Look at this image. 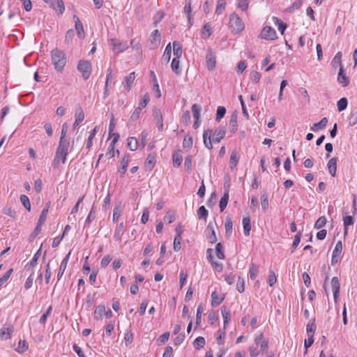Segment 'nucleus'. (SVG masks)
<instances>
[{
	"label": "nucleus",
	"instance_id": "f257e3e1",
	"mask_svg": "<svg viewBox=\"0 0 357 357\" xmlns=\"http://www.w3.org/2000/svg\"><path fill=\"white\" fill-rule=\"evenodd\" d=\"M51 59L55 70L61 72L67 62L65 53L59 49H54L51 52Z\"/></svg>",
	"mask_w": 357,
	"mask_h": 357
},
{
	"label": "nucleus",
	"instance_id": "f03ea898",
	"mask_svg": "<svg viewBox=\"0 0 357 357\" xmlns=\"http://www.w3.org/2000/svg\"><path fill=\"white\" fill-rule=\"evenodd\" d=\"M229 24L231 32L234 33H238L244 29V24L241 19L235 13L230 15Z\"/></svg>",
	"mask_w": 357,
	"mask_h": 357
},
{
	"label": "nucleus",
	"instance_id": "7ed1b4c3",
	"mask_svg": "<svg viewBox=\"0 0 357 357\" xmlns=\"http://www.w3.org/2000/svg\"><path fill=\"white\" fill-rule=\"evenodd\" d=\"M77 70L82 73L83 79L86 80L91 74V63L86 60H80L77 64Z\"/></svg>",
	"mask_w": 357,
	"mask_h": 357
},
{
	"label": "nucleus",
	"instance_id": "20e7f679",
	"mask_svg": "<svg viewBox=\"0 0 357 357\" xmlns=\"http://www.w3.org/2000/svg\"><path fill=\"white\" fill-rule=\"evenodd\" d=\"M70 146V142H59V146L56 151L55 156L57 158H61L62 162L65 163L66 156L68 155V150Z\"/></svg>",
	"mask_w": 357,
	"mask_h": 357
},
{
	"label": "nucleus",
	"instance_id": "39448f33",
	"mask_svg": "<svg viewBox=\"0 0 357 357\" xmlns=\"http://www.w3.org/2000/svg\"><path fill=\"white\" fill-rule=\"evenodd\" d=\"M259 37L262 39L272 40L277 38V35L274 29L271 26H266L262 29Z\"/></svg>",
	"mask_w": 357,
	"mask_h": 357
},
{
	"label": "nucleus",
	"instance_id": "423d86ee",
	"mask_svg": "<svg viewBox=\"0 0 357 357\" xmlns=\"http://www.w3.org/2000/svg\"><path fill=\"white\" fill-rule=\"evenodd\" d=\"M110 45L112 46L114 51L117 53L122 52L128 48L126 43L121 42L119 40L116 38L110 40Z\"/></svg>",
	"mask_w": 357,
	"mask_h": 357
},
{
	"label": "nucleus",
	"instance_id": "0eeeda50",
	"mask_svg": "<svg viewBox=\"0 0 357 357\" xmlns=\"http://www.w3.org/2000/svg\"><path fill=\"white\" fill-rule=\"evenodd\" d=\"M342 250V243L341 241H339L333 251L331 264L334 265L340 261V256Z\"/></svg>",
	"mask_w": 357,
	"mask_h": 357
},
{
	"label": "nucleus",
	"instance_id": "6e6552de",
	"mask_svg": "<svg viewBox=\"0 0 357 357\" xmlns=\"http://www.w3.org/2000/svg\"><path fill=\"white\" fill-rule=\"evenodd\" d=\"M153 116L158 130L162 131L163 129V118L160 109L155 107L153 109Z\"/></svg>",
	"mask_w": 357,
	"mask_h": 357
},
{
	"label": "nucleus",
	"instance_id": "1a4fd4ad",
	"mask_svg": "<svg viewBox=\"0 0 357 357\" xmlns=\"http://www.w3.org/2000/svg\"><path fill=\"white\" fill-rule=\"evenodd\" d=\"M207 68L213 70L216 65L215 56L211 50H208L206 56Z\"/></svg>",
	"mask_w": 357,
	"mask_h": 357
},
{
	"label": "nucleus",
	"instance_id": "9d476101",
	"mask_svg": "<svg viewBox=\"0 0 357 357\" xmlns=\"http://www.w3.org/2000/svg\"><path fill=\"white\" fill-rule=\"evenodd\" d=\"M337 80L339 84L345 87L349 84V77L347 76L343 66H341L339 70Z\"/></svg>",
	"mask_w": 357,
	"mask_h": 357
},
{
	"label": "nucleus",
	"instance_id": "9b49d317",
	"mask_svg": "<svg viewBox=\"0 0 357 357\" xmlns=\"http://www.w3.org/2000/svg\"><path fill=\"white\" fill-rule=\"evenodd\" d=\"M149 40L151 44V47H150L151 49H154L159 45L160 42V34L158 29L154 30L151 33Z\"/></svg>",
	"mask_w": 357,
	"mask_h": 357
},
{
	"label": "nucleus",
	"instance_id": "f8f14e48",
	"mask_svg": "<svg viewBox=\"0 0 357 357\" xmlns=\"http://www.w3.org/2000/svg\"><path fill=\"white\" fill-rule=\"evenodd\" d=\"M84 119V113L81 107V106L78 105L76 108L75 112V121L73 123V129H75L77 126H79Z\"/></svg>",
	"mask_w": 357,
	"mask_h": 357
},
{
	"label": "nucleus",
	"instance_id": "ddd939ff",
	"mask_svg": "<svg viewBox=\"0 0 357 357\" xmlns=\"http://www.w3.org/2000/svg\"><path fill=\"white\" fill-rule=\"evenodd\" d=\"M213 130L211 129H207L204 131L203 134V141L204 144L206 147H207L208 149H213V144L211 141V136H212Z\"/></svg>",
	"mask_w": 357,
	"mask_h": 357
},
{
	"label": "nucleus",
	"instance_id": "4468645a",
	"mask_svg": "<svg viewBox=\"0 0 357 357\" xmlns=\"http://www.w3.org/2000/svg\"><path fill=\"white\" fill-rule=\"evenodd\" d=\"M73 19L75 22V26L77 31V36L79 38H84L85 37V33L82 22L79 20V17L77 15H74Z\"/></svg>",
	"mask_w": 357,
	"mask_h": 357
},
{
	"label": "nucleus",
	"instance_id": "2eb2a0df",
	"mask_svg": "<svg viewBox=\"0 0 357 357\" xmlns=\"http://www.w3.org/2000/svg\"><path fill=\"white\" fill-rule=\"evenodd\" d=\"M70 256V252L63 259L57 274L58 280H60L66 269L68 262Z\"/></svg>",
	"mask_w": 357,
	"mask_h": 357
},
{
	"label": "nucleus",
	"instance_id": "dca6fc26",
	"mask_svg": "<svg viewBox=\"0 0 357 357\" xmlns=\"http://www.w3.org/2000/svg\"><path fill=\"white\" fill-rule=\"evenodd\" d=\"M226 131L224 128L220 127L215 130L213 134L212 141L213 142L219 143L225 136Z\"/></svg>",
	"mask_w": 357,
	"mask_h": 357
},
{
	"label": "nucleus",
	"instance_id": "f3484780",
	"mask_svg": "<svg viewBox=\"0 0 357 357\" xmlns=\"http://www.w3.org/2000/svg\"><path fill=\"white\" fill-rule=\"evenodd\" d=\"M14 332L13 326L6 328L3 326L0 330V338L2 340H8L11 338V334Z\"/></svg>",
	"mask_w": 357,
	"mask_h": 357
},
{
	"label": "nucleus",
	"instance_id": "a211bd4d",
	"mask_svg": "<svg viewBox=\"0 0 357 357\" xmlns=\"http://www.w3.org/2000/svg\"><path fill=\"white\" fill-rule=\"evenodd\" d=\"M337 158L334 157L329 160L327 164L328 172L332 176H335L337 169Z\"/></svg>",
	"mask_w": 357,
	"mask_h": 357
},
{
	"label": "nucleus",
	"instance_id": "6ab92c4d",
	"mask_svg": "<svg viewBox=\"0 0 357 357\" xmlns=\"http://www.w3.org/2000/svg\"><path fill=\"white\" fill-rule=\"evenodd\" d=\"M331 286H332V290L333 292L334 299L337 300V298L339 296L340 287V281L337 277H333L332 278Z\"/></svg>",
	"mask_w": 357,
	"mask_h": 357
},
{
	"label": "nucleus",
	"instance_id": "aec40b11",
	"mask_svg": "<svg viewBox=\"0 0 357 357\" xmlns=\"http://www.w3.org/2000/svg\"><path fill=\"white\" fill-rule=\"evenodd\" d=\"M129 160H130V155L125 154L121 161V168L119 170L121 177L123 176V175L125 174V173L127 170Z\"/></svg>",
	"mask_w": 357,
	"mask_h": 357
},
{
	"label": "nucleus",
	"instance_id": "412c9836",
	"mask_svg": "<svg viewBox=\"0 0 357 357\" xmlns=\"http://www.w3.org/2000/svg\"><path fill=\"white\" fill-rule=\"evenodd\" d=\"M135 79V72L130 73L128 76L124 77V82L123 84H124L125 88L128 91L131 89L132 84L134 82Z\"/></svg>",
	"mask_w": 357,
	"mask_h": 357
},
{
	"label": "nucleus",
	"instance_id": "4be33fe9",
	"mask_svg": "<svg viewBox=\"0 0 357 357\" xmlns=\"http://www.w3.org/2000/svg\"><path fill=\"white\" fill-rule=\"evenodd\" d=\"M229 201V189L225 187L224 195L220 201V212H222L227 206Z\"/></svg>",
	"mask_w": 357,
	"mask_h": 357
},
{
	"label": "nucleus",
	"instance_id": "5701e85b",
	"mask_svg": "<svg viewBox=\"0 0 357 357\" xmlns=\"http://www.w3.org/2000/svg\"><path fill=\"white\" fill-rule=\"evenodd\" d=\"M238 160H239V157L238 155V153L236 150H234L231 153V155L229 158V167L231 170L234 169L236 167V165L238 162Z\"/></svg>",
	"mask_w": 357,
	"mask_h": 357
},
{
	"label": "nucleus",
	"instance_id": "b1692460",
	"mask_svg": "<svg viewBox=\"0 0 357 357\" xmlns=\"http://www.w3.org/2000/svg\"><path fill=\"white\" fill-rule=\"evenodd\" d=\"M183 157L181 154V151H176L174 152L172 155V163L174 167H178L182 162Z\"/></svg>",
	"mask_w": 357,
	"mask_h": 357
},
{
	"label": "nucleus",
	"instance_id": "393cba45",
	"mask_svg": "<svg viewBox=\"0 0 357 357\" xmlns=\"http://www.w3.org/2000/svg\"><path fill=\"white\" fill-rule=\"evenodd\" d=\"M156 163V158L153 154H149L145 161L146 168L149 170H152Z\"/></svg>",
	"mask_w": 357,
	"mask_h": 357
},
{
	"label": "nucleus",
	"instance_id": "a878e982",
	"mask_svg": "<svg viewBox=\"0 0 357 357\" xmlns=\"http://www.w3.org/2000/svg\"><path fill=\"white\" fill-rule=\"evenodd\" d=\"M40 253H41V247L40 248V249L35 253V255H33L32 259L25 266V268L27 269V270H29L30 268L31 267H34L36 266L37 264V261L38 260V259L40 258Z\"/></svg>",
	"mask_w": 357,
	"mask_h": 357
},
{
	"label": "nucleus",
	"instance_id": "bb28decb",
	"mask_svg": "<svg viewBox=\"0 0 357 357\" xmlns=\"http://www.w3.org/2000/svg\"><path fill=\"white\" fill-rule=\"evenodd\" d=\"M224 298V296H220L216 291H213L211 294V305L213 307L218 306L223 301Z\"/></svg>",
	"mask_w": 357,
	"mask_h": 357
},
{
	"label": "nucleus",
	"instance_id": "cd10ccee",
	"mask_svg": "<svg viewBox=\"0 0 357 357\" xmlns=\"http://www.w3.org/2000/svg\"><path fill=\"white\" fill-rule=\"evenodd\" d=\"M327 123H328V119H327V118L324 117L319 122L314 123L310 129H311V130L316 132L318 130H321V129L325 128Z\"/></svg>",
	"mask_w": 357,
	"mask_h": 357
},
{
	"label": "nucleus",
	"instance_id": "c85d7f7f",
	"mask_svg": "<svg viewBox=\"0 0 357 357\" xmlns=\"http://www.w3.org/2000/svg\"><path fill=\"white\" fill-rule=\"evenodd\" d=\"M243 232L244 234L248 236L250 235V232L251 230V223L250 217H245L243 218Z\"/></svg>",
	"mask_w": 357,
	"mask_h": 357
},
{
	"label": "nucleus",
	"instance_id": "c756f323",
	"mask_svg": "<svg viewBox=\"0 0 357 357\" xmlns=\"http://www.w3.org/2000/svg\"><path fill=\"white\" fill-rule=\"evenodd\" d=\"M173 53L174 55L175 56L174 58L180 59V57L182 56V46L177 41L173 42Z\"/></svg>",
	"mask_w": 357,
	"mask_h": 357
},
{
	"label": "nucleus",
	"instance_id": "7c9ffc66",
	"mask_svg": "<svg viewBox=\"0 0 357 357\" xmlns=\"http://www.w3.org/2000/svg\"><path fill=\"white\" fill-rule=\"evenodd\" d=\"M341 58H342V52H338L335 56L333 57L331 66L334 69H337V68L339 66L341 68V66H343L341 62Z\"/></svg>",
	"mask_w": 357,
	"mask_h": 357
},
{
	"label": "nucleus",
	"instance_id": "2f4dec72",
	"mask_svg": "<svg viewBox=\"0 0 357 357\" xmlns=\"http://www.w3.org/2000/svg\"><path fill=\"white\" fill-rule=\"evenodd\" d=\"M316 324H315V318H313L309 322L308 324H307V326H306V331H307V335H312V337H314V332L316 331Z\"/></svg>",
	"mask_w": 357,
	"mask_h": 357
},
{
	"label": "nucleus",
	"instance_id": "473e14b6",
	"mask_svg": "<svg viewBox=\"0 0 357 357\" xmlns=\"http://www.w3.org/2000/svg\"><path fill=\"white\" fill-rule=\"evenodd\" d=\"M273 21L274 22L275 25H278V31L282 35L284 33L285 29H287V24L282 22L277 17H273Z\"/></svg>",
	"mask_w": 357,
	"mask_h": 357
},
{
	"label": "nucleus",
	"instance_id": "72a5a7b5",
	"mask_svg": "<svg viewBox=\"0 0 357 357\" xmlns=\"http://www.w3.org/2000/svg\"><path fill=\"white\" fill-rule=\"evenodd\" d=\"M238 123H237V115L232 114L229 121V128L230 132L234 133L237 130Z\"/></svg>",
	"mask_w": 357,
	"mask_h": 357
},
{
	"label": "nucleus",
	"instance_id": "f704fd0d",
	"mask_svg": "<svg viewBox=\"0 0 357 357\" xmlns=\"http://www.w3.org/2000/svg\"><path fill=\"white\" fill-rule=\"evenodd\" d=\"M221 312L223 317V321H224V330L226 328V324L228 323V321L230 320V312L229 310H227L225 306H222L221 307Z\"/></svg>",
	"mask_w": 357,
	"mask_h": 357
},
{
	"label": "nucleus",
	"instance_id": "c9c22d12",
	"mask_svg": "<svg viewBox=\"0 0 357 357\" xmlns=\"http://www.w3.org/2000/svg\"><path fill=\"white\" fill-rule=\"evenodd\" d=\"M53 5L56 6L55 10H59V15H62L65 10V5L63 0H53Z\"/></svg>",
	"mask_w": 357,
	"mask_h": 357
},
{
	"label": "nucleus",
	"instance_id": "e433bc0d",
	"mask_svg": "<svg viewBox=\"0 0 357 357\" xmlns=\"http://www.w3.org/2000/svg\"><path fill=\"white\" fill-rule=\"evenodd\" d=\"M225 234L227 238H229L231 233L233 229V222L231 218H227L225 222Z\"/></svg>",
	"mask_w": 357,
	"mask_h": 357
},
{
	"label": "nucleus",
	"instance_id": "4c0bfd02",
	"mask_svg": "<svg viewBox=\"0 0 357 357\" xmlns=\"http://www.w3.org/2000/svg\"><path fill=\"white\" fill-rule=\"evenodd\" d=\"M137 146L138 142L135 137H131L128 139V147L131 151L137 150Z\"/></svg>",
	"mask_w": 357,
	"mask_h": 357
},
{
	"label": "nucleus",
	"instance_id": "58836bf2",
	"mask_svg": "<svg viewBox=\"0 0 357 357\" xmlns=\"http://www.w3.org/2000/svg\"><path fill=\"white\" fill-rule=\"evenodd\" d=\"M179 59L174 58L172 59L171 67L172 71H174L176 75H179L181 72V70L179 66Z\"/></svg>",
	"mask_w": 357,
	"mask_h": 357
},
{
	"label": "nucleus",
	"instance_id": "ea45409f",
	"mask_svg": "<svg viewBox=\"0 0 357 357\" xmlns=\"http://www.w3.org/2000/svg\"><path fill=\"white\" fill-rule=\"evenodd\" d=\"M105 312V306L104 305H99L96 307L95 310L94 317L96 319H102V315Z\"/></svg>",
	"mask_w": 357,
	"mask_h": 357
},
{
	"label": "nucleus",
	"instance_id": "a19ab883",
	"mask_svg": "<svg viewBox=\"0 0 357 357\" xmlns=\"http://www.w3.org/2000/svg\"><path fill=\"white\" fill-rule=\"evenodd\" d=\"M206 344L205 339L203 337H197L193 342V346L197 349H200L204 347Z\"/></svg>",
	"mask_w": 357,
	"mask_h": 357
},
{
	"label": "nucleus",
	"instance_id": "79ce46f5",
	"mask_svg": "<svg viewBox=\"0 0 357 357\" xmlns=\"http://www.w3.org/2000/svg\"><path fill=\"white\" fill-rule=\"evenodd\" d=\"M202 109V107L197 104H194L192 106V116L195 120H199L200 118V112Z\"/></svg>",
	"mask_w": 357,
	"mask_h": 357
},
{
	"label": "nucleus",
	"instance_id": "37998d69",
	"mask_svg": "<svg viewBox=\"0 0 357 357\" xmlns=\"http://www.w3.org/2000/svg\"><path fill=\"white\" fill-rule=\"evenodd\" d=\"M215 252L216 256L220 259H224L225 258V255L223 252V245L221 243H218L215 245Z\"/></svg>",
	"mask_w": 357,
	"mask_h": 357
},
{
	"label": "nucleus",
	"instance_id": "c03bdc74",
	"mask_svg": "<svg viewBox=\"0 0 357 357\" xmlns=\"http://www.w3.org/2000/svg\"><path fill=\"white\" fill-rule=\"evenodd\" d=\"M208 214V211L204 206H200L197 210V215L199 219H203L206 221Z\"/></svg>",
	"mask_w": 357,
	"mask_h": 357
},
{
	"label": "nucleus",
	"instance_id": "a18cd8bd",
	"mask_svg": "<svg viewBox=\"0 0 357 357\" xmlns=\"http://www.w3.org/2000/svg\"><path fill=\"white\" fill-rule=\"evenodd\" d=\"M261 205L264 212H266L268 208V200L266 193H264L261 195Z\"/></svg>",
	"mask_w": 357,
	"mask_h": 357
},
{
	"label": "nucleus",
	"instance_id": "49530a36",
	"mask_svg": "<svg viewBox=\"0 0 357 357\" xmlns=\"http://www.w3.org/2000/svg\"><path fill=\"white\" fill-rule=\"evenodd\" d=\"M348 105V100L346 98H340L337 103V109L340 112L344 110Z\"/></svg>",
	"mask_w": 357,
	"mask_h": 357
},
{
	"label": "nucleus",
	"instance_id": "de8ad7c7",
	"mask_svg": "<svg viewBox=\"0 0 357 357\" xmlns=\"http://www.w3.org/2000/svg\"><path fill=\"white\" fill-rule=\"evenodd\" d=\"M123 222H121L117 225L114 234V238L116 241H121V232L123 230Z\"/></svg>",
	"mask_w": 357,
	"mask_h": 357
},
{
	"label": "nucleus",
	"instance_id": "09e8293b",
	"mask_svg": "<svg viewBox=\"0 0 357 357\" xmlns=\"http://www.w3.org/2000/svg\"><path fill=\"white\" fill-rule=\"evenodd\" d=\"M203 312V307L202 305H199L197 310V314H196V326L198 327L201 324L202 321V314Z\"/></svg>",
	"mask_w": 357,
	"mask_h": 357
},
{
	"label": "nucleus",
	"instance_id": "8fccbe9b",
	"mask_svg": "<svg viewBox=\"0 0 357 357\" xmlns=\"http://www.w3.org/2000/svg\"><path fill=\"white\" fill-rule=\"evenodd\" d=\"M28 349V343L26 340H20L16 351L19 353H24Z\"/></svg>",
	"mask_w": 357,
	"mask_h": 357
},
{
	"label": "nucleus",
	"instance_id": "3c124183",
	"mask_svg": "<svg viewBox=\"0 0 357 357\" xmlns=\"http://www.w3.org/2000/svg\"><path fill=\"white\" fill-rule=\"evenodd\" d=\"M97 129H98V127L96 126L93 130L91 132L89 137H88V139H87V142H86V149H89L91 146H92V142H93V139L96 134V132H97Z\"/></svg>",
	"mask_w": 357,
	"mask_h": 357
},
{
	"label": "nucleus",
	"instance_id": "603ef678",
	"mask_svg": "<svg viewBox=\"0 0 357 357\" xmlns=\"http://www.w3.org/2000/svg\"><path fill=\"white\" fill-rule=\"evenodd\" d=\"M226 114V109L222 106H219L217 109L215 121L219 122Z\"/></svg>",
	"mask_w": 357,
	"mask_h": 357
},
{
	"label": "nucleus",
	"instance_id": "864d4df0",
	"mask_svg": "<svg viewBox=\"0 0 357 357\" xmlns=\"http://www.w3.org/2000/svg\"><path fill=\"white\" fill-rule=\"evenodd\" d=\"M68 126L67 123H64L62 126L61 137L59 142H69V139L66 138V133L68 132Z\"/></svg>",
	"mask_w": 357,
	"mask_h": 357
},
{
	"label": "nucleus",
	"instance_id": "5fc2aeb1",
	"mask_svg": "<svg viewBox=\"0 0 357 357\" xmlns=\"http://www.w3.org/2000/svg\"><path fill=\"white\" fill-rule=\"evenodd\" d=\"M259 268L255 264H252L249 269L250 278L251 280H255L258 274Z\"/></svg>",
	"mask_w": 357,
	"mask_h": 357
},
{
	"label": "nucleus",
	"instance_id": "6e6d98bb",
	"mask_svg": "<svg viewBox=\"0 0 357 357\" xmlns=\"http://www.w3.org/2000/svg\"><path fill=\"white\" fill-rule=\"evenodd\" d=\"M301 238V231H298L294 236V239L291 245V253L294 252V250L298 247L300 243Z\"/></svg>",
	"mask_w": 357,
	"mask_h": 357
},
{
	"label": "nucleus",
	"instance_id": "4d7b16f0",
	"mask_svg": "<svg viewBox=\"0 0 357 357\" xmlns=\"http://www.w3.org/2000/svg\"><path fill=\"white\" fill-rule=\"evenodd\" d=\"M150 100L149 95L148 93H145L140 100L139 105L137 107H139V109H142L144 108L147 104L149 103Z\"/></svg>",
	"mask_w": 357,
	"mask_h": 357
},
{
	"label": "nucleus",
	"instance_id": "13d9d810",
	"mask_svg": "<svg viewBox=\"0 0 357 357\" xmlns=\"http://www.w3.org/2000/svg\"><path fill=\"white\" fill-rule=\"evenodd\" d=\"M20 201L26 209L29 211L31 210V204L29 197L25 195H22L20 196Z\"/></svg>",
	"mask_w": 357,
	"mask_h": 357
},
{
	"label": "nucleus",
	"instance_id": "bf43d9fd",
	"mask_svg": "<svg viewBox=\"0 0 357 357\" xmlns=\"http://www.w3.org/2000/svg\"><path fill=\"white\" fill-rule=\"evenodd\" d=\"M349 123L350 126H354L357 123V109L353 110L349 116Z\"/></svg>",
	"mask_w": 357,
	"mask_h": 357
},
{
	"label": "nucleus",
	"instance_id": "052dcab7",
	"mask_svg": "<svg viewBox=\"0 0 357 357\" xmlns=\"http://www.w3.org/2000/svg\"><path fill=\"white\" fill-rule=\"evenodd\" d=\"M225 0H218V5L215 10V14L220 15L221 14L225 9Z\"/></svg>",
	"mask_w": 357,
	"mask_h": 357
},
{
	"label": "nucleus",
	"instance_id": "680f3d73",
	"mask_svg": "<svg viewBox=\"0 0 357 357\" xmlns=\"http://www.w3.org/2000/svg\"><path fill=\"white\" fill-rule=\"evenodd\" d=\"M223 277L225 282L229 285H231L235 282L236 276L232 273H230L229 274L225 273L223 275Z\"/></svg>",
	"mask_w": 357,
	"mask_h": 357
},
{
	"label": "nucleus",
	"instance_id": "e2e57ef3",
	"mask_svg": "<svg viewBox=\"0 0 357 357\" xmlns=\"http://www.w3.org/2000/svg\"><path fill=\"white\" fill-rule=\"evenodd\" d=\"M303 3L302 0H297L294 1L291 6L287 8V11L289 13H293L295 10L298 9Z\"/></svg>",
	"mask_w": 357,
	"mask_h": 357
},
{
	"label": "nucleus",
	"instance_id": "0e129e2a",
	"mask_svg": "<svg viewBox=\"0 0 357 357\" xmlns=\"http://www.w3.org/2000/svg\"><path fill=\"white\" fill-rule=\"evenodd\" d=\"M326 218L325 216H321L316 221L314 224V228L316 229H321L326 224Z\"/></svg>",
	"mask_w": 357,
	"mask_h": 357
},
{
	"label": "nucleus",
	"instance_id": "69168bd1",
	"mask_svg": "<svg viewBox=\"0 0 357 357\" xmlns=\"http://www.w3.org/2000/svg\"><path fill=\"white\" fill-rule=\"evenodd\" d=\"M236 289L238 292L243 293L245 290V281L244 279L241 277H238L237 284H236Z\"/></svg>",
	"mask_w": 357,
	"mask_h": 357
},
{
	"label": "nucleus",
	"instance_id": "338daca9",
	"mask_svg": "<svg viewBox=\"0 0 357 357\" xmlns=\"http://www.w3.org/2000/svg\"><path fill=\"white\" fill-rule=\"evenodd\" d=\"M192 160L191 155H188L185 158L184 167L188 172H190L192 170Z\"/></svg>",
	"mask_w": 357,
	"mask_h": 357
},
{
	"label": "nucleus",
	"instance_id": "774afa93",
	"mask_svg": "<svg viewBox=\"0 0 357 357\" xmlns=\"http://www.w3.org/2000/svg\"><path fill=\"white\" fill-rule=\"evenodd\" d=\"M130 45L133 49L136 50V51L137 52L138 54H142V46L139 42H136L135 39H132L130 41Z\"/></svg>",
	"mask_w": 357,
	"mask_h": 357
}]
</instances>
